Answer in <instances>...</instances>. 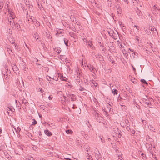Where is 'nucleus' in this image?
Masks as SVG:
<instances>
[{"label":"nucleus","mask_w":160,"mask_h":160,"mask_svg":"<svg viewBox=\"0 0 160 160\" xmlns=\"http://www.w3.org/2000/svg\"><path fill=\"white\" fill-rule=\"evenodd\" d=\"M7 6H8V5H7ZM7 8H8V14L10 15L9 18L10 19V18H11V19H14L16 18V16L14 13L13 12L10 11V10L9 9L8 6H7Z\"/></svg>","instance_id":"obj_1"},{"label":"nucleus","mask_w":160,"mask_h":160,"mask_svg":"<svg viewBox=\"0 0 160 160\" xmlns=\"http://www.w3.org/2000/svg\"><path fill=\"white\" fill-rule=\"evenodd\" d=\"M94 113L95 114V116L97 121L99 122H100L102 120V117L100 116V115L95 111H94Z\"/></svg>","instance_id":"obj_2"},{"label":"nucleus","mask_w":160,"mask_h":160,"mask_svg":"<svg viewBox=\"0 0 160 160\" xmlns=\"http://www.w3.org/2000/svg\"><path fill=\"white\" fill-rule=\"evenodd\" d=\"M152 101V98H148V99H145L144 102L147 105H149V107H150L152 106L151 102Z\"/></svg>","instance_id":"obj_3"},{"label":"nucleus","mask_w":160,"mask_h":160,"mask_svg":"<svg viewBox=\"0 0 160 160\" xmlns=\"http://www.w3.org/2000/svg\"><path fill=\"white\" fill-rule=\"evenodd\" d=\"M115 7L117 9V13L118 14H121L122 12V9L119 4H117L116 5Z\"/></svg>","instance_id":"obj_4"},{"label":"nucleus","mask_w":160,"mask_h":160,"mask_svg":"<svg viewBox=\"0 0 160 160\" xmlns=\"http://www.w3.org/2000/svg\"><path fill=\"white\" fill-rule=\"evenodd\" d=\"M33 18H32V17H31V18H30V19H31V21H32L33 22L34 24V25L38 27L39 26L40 24L39 23V22H38L37 20L35 19L33 17Z\"/></svg>","instance_id":"obj_5"},{"label":"nucleus","mask_w":160,"mask_h":160,"mask_svg":"<svg viewBox=\"0 0 160 160\" xmlns=\"http://www.w3.org/2000/svg\"><path fill=\"white\" fill-rule=\"evenodd\" d=\"M146 147L148 150H151L152 149V145L151 142H147L146 143Z\"/></svg>","instance_id":"obj_6"},{"label":"nucleus","mask_w":160,"mask_h":160,"mask_svg":"<svg viewBox=\"0 0 160 160\" xmlns=\"http://www.w3.org/2000/svg\"><path fill=\"white\" fill-rule=\"evenodd\" d=\"M125 123H124V122H122L120 123L122 127H124L126 126L127 125H129V121L127 119H126L124 121Z\"/></svg>","instance_id":"obj_7"},{"label":"nucleus","mask_w":160,"mask_h":160,"mask_svg":"<svg viewBox=\"0 0 160 160\" xmlns=\"http://www.w3.org/2000/svg\"><path fill=\"white\" fill-rule=\"evenodd\" d=\"M63 30H59L57 31V32L56 33V35L58 36H63Z\"/></svg>","instance_id":"obj_8"},{"label":"nucleus","mask_w":160,"mask_h":160,"mask_svg":"<svg viewBox=\"0 0 160 160\" xmlns=\"http://www.w3.org/2000/svg\"><path fill=\"white\" fill-rule=\"evenodd\" d=\"M33 37L34 38L36 39V40H38L39 41H40V37L37 33L35 32L34 33L33 35Z\"/></svg>","instance_id":"obj_9"},{"label":"nucleus","mask_w":160,"mask_h":160,"mask_svg":"<svg viewBox=\"0 0 160 160\" xmlns=\"http://www.w3.org/2000/svg\"><path fill=\"white\" fill-rule=\"evenodd\" d=\"M90 82L92 86H97L98 84L95 81L92 80L90 81Z\"/></svg>","instance_id":"obj_10"},{"label":"nucleus","mask_w":160,"mask_h":160,"mask_svg":"<svg viewBox=\"0 0 160 160\" xmlns=\"http://www.w3.org/2000/svg\"><path fill=\"white\" fill-rule=\"evenodd\" d=\"M8 20L9 22L10 23V24L11 25V27H13L14 24L15 22H14V19H11V18H10V19L8 18Z\"/></svg>","instance_id":"obj_11"},{"label":"nucleus","mask_w":160,"mask_h":160,"mask_svg":"<svg viewBox=\"0 0 160 160\" xmlns=\"http://www.w3.org/2000/svg\"><path fill=\"white\" fill-rule=\"evenodd\" d=\"M58 77H60L61 80L66 81L68 80L67 78L63 77L60 73H58Z\"/></svg>","instance_id":"obj_12"},{"label":"nucleus","mask_w":160,"mask_h":160,"mask_svg":"<svg viewBox=\"0 0 160 160\" xmlns=\"http://www.w3.org/2000/svg\"><path fill=\"white\" fill-rule=\"evenodd\" d=\"M116 33H117V34H115L114 32H113V34H112V35H111L110 33H109V34L114 39H116L117 38L118 36V32H116Z\"/></svg>","instance_id":"obj_13"},{"label":"nucleus","mask_w":160,"mask_h":160,"mask_svg":"<svg viewBox=\"0 0 160 160\" xmlns=\"http://www.w3.org/2000/svg\"><path fill=\"white\" fill-rule=\"evenodd\" d=\"M87 64V66L88 68H89V69L91 70V71L92 72H93L94 73V72H93V66L92 65H91V64Z\"/></svg>","instance_id":"obj_14"},{"label":"nucleus","mask_w":160,"mask_h":160,"mask_svg":"<svg viewBox=\"0 0 160 160\" xmlns=\"http://www.w3.org/2000/svg\"><path fill=\"white\" fill-rule=\"evenodd\" d=\"M45 133L48 136H50L52 135V133L48 130H45L44 131Z\"/></svg>","instance_id":"obj_15"},{"label":"nucleus","mask_w":160,"mask_h":160,"mask_svg":"<svg viewBox=\"0 0 160 160\" xmlns=\"http://www.w3.org/2000/svg\"><path fill=\"white\" fill-rule=\"evenodd\" d=\"M148 127L149 130L151 131L152 132H155V129L154 127H153V126H152V125H149L148 126Z\"/></svg>","instance_id":"obj_16"},{"label":"nucleus","mask_w":160,"mask_h":160,"mask_svg":"<svg viewBox=\"0 0 160 160\" xmlns=\"http://www.w3.org/2000/svg\"><path fill=\"white\" fill-rule=\"evenodd\" d=\"M14 26L17 29L20 30L21 29L20 25L17 22L15 23L14 24Z\"/></svg>","instance_id":"obj_17"},{"label":"nucleus","mask_w":160,"mask_h":160,"mask_svg":"<svg viewBox=\"0 0 160 160\" xmlns=\"http://www.w3.org/2000/svg\"><path fill=\"white\" fill-rule=\"evenodd\" d=\"M95 157L97 159V160H98V159L101 158V155L98 151L96 152Z\"/></svg>","instance_id":"obj_18"},{"label":"nucleus","mask_w":160,"mask_h":160,"mask_svg":"<svg viewBox=\"0 0 160 160\" xmlns=\"http://www.w3.org/2000/svg\"><path fill=\"white\" fill-rule=\"evenodd\" d=\"M98 59L100 61H102L103 60V56L100 54H98L97 57Z\"/></svg>","instance_id":"obj_19"},{"label":"nucleus","mask_w":160,"mask_h":160,"mask_svg":"<svg viewBox=\"0 0 160 160\" xmlns=\"http://www.w3.org/2000/svg\"><path fill=\"white\" fill-rule=\"evenodd\" d=\"M22 103L24 104L25 106H27L28 104V103L26 99L23 98L22 100Z\"/></svg>","instance_id":"obj_20"},{"label":"nucleus","mask_w":160,"mask_h":160,"mask_svg":"<svg viewBox=\"0 0 160 160\" xmlns=\"http://www.w3.org/2000/svg\"><path fill=\"white\" fill-rule=\"evenodd\" d=\"M17 146L18 148L22 150L23 149V148L24 147L23 145H22L21 144L19 143H18V144H17Z\"/></svg>","instance_id":"obj_21"},{"label":"nucleus","mask_w":160,"mask_h":160,"mask_svg":"<svg viewBox=\"0 0 160 160\" xmlns=\"http://www.w3.org/2000/svg\"><path fill=\"white\" fill-rule=\"evenodd\" d=\"M70 98L72 101H74L76 100V97L75 95L72 94Z\"/></svg>","instance_id":"obj_22"},{"label":"nucleus","mask_w":160,"mask_h":160,"mask_svg":"<svg viewBox=\"0 0 160 160\" xmlns=\"http://www.w3.org/2000/svg\"><path fill=\"white\" fill-rule=\"evenodd\" d=\"M8 69H5V72H4V71H2V73L3 75H4V76H6V78H7V76H8V73L7 72L8 71Z\"/></svg>","instance_id":"obj_23"},{"label":"nucleus","mask_w":160,"mask_h":160,"mask_svg":"<svg viewBox=\"0 0 160 160\" xmlns=\"http://www.w3.org/2000/svg\"><path fill=\"white\" fill-rule=\"evenodd\" d=\"M46 35L48 39L52 38V37L50 32H46Z\"/></svg>","instance_id":"obj_24"},{"label":"nucleus","mask_w":160,"mask_h":160,"mask_svg":"<svg viewBox=\"0 0 160 160\" xmlns=\"http://www.w3.org/2000/svg\"><path fill=\"white\" fill-rule=\"evenodd\" d=\"M54 50L57 53H59L61 51V50L60 48H56L54 49Z\"/></svg>","instance_id":"obj_25"},{"label":"nucleus","mask_w":160,"mask_h":160,"mask_svg":"<svg viewBox=\"0 0 160 160\" xmlns=\"http://www.w3.org/2000/svg\"><path fill=\"white\" fill-rule=\"evenodd\" d=\"M117 43L119 47L120 48H121V49H122V45L121 43V42L120 41L118 40L117 42Z\"/></svg>","instance_id":"obj_26"},{"label":"nucleus","mask_w":160,"mask_h":160,"mask_svg":"<svg viewBox=\"0 0 160 160\" xmlns=\"http://www.w3.org/2000/svg\"><path fill=\"white\" fill-rule=\"evenodd\" d=\"M27 17H26V18H27V19L28 20V22H31V19H30V18H31V17H32V18H32V16H28V13H27Z\"/></svg>","instance_id":"obj_27"},{"label":"nucleus","mask_w":160,"mask_h":160,"mask_svg":"<svg viewBox=\"0 0 160 160\" xmlns=\"http://www.w3.org/2000/svg\"><path fill=\"white\" fill-rule=\"evenodd\" d=\"M12 68L14 71L15 73H16L15 71H17L18 70L17 66H16V65H14V66H12Z\"/></svg>","instance_id":"obj_28"},{"label":"nucleus","mask_w":160,"mask_h":160,"mask_svg":"<svg viewBox=\"0 0 160 160\" xmlns=\"http://www.w3.org/2000/svg\"><path fill=\"white\" fill-rule=\"evenodd\" d=\"M86 157L89 160H92V156L90 155H89L88 154Z\"/></svg>","instance_id":"obj_29"},{"label":"nucleus","mask_w":160,"mask_h":160,"mask_svg":"<svg viewBox=\"0 0 160 160\" xmlns=\"http://www.w3.org/2000/svg\"><path fill=\"white\" fill-rule=\"evenodd\" d=\"M4 3L2 2H0V12H1Z\"/></svg>","instance_id":"obj_30"},{"label":"nucleus","mask_w":160,"mask_h":160,"mask_svg":"<svg viewBox=\"0 0 160 160\" xmlns=\"http://www.w3.org/2000/svg\"><path fill=\"white\" fill-rule=\"evenodd\" d=\"M69 35L71 37L74 38V37L75 36V33L73 32H70L69 33Z\"/></svg>","instance_id":"obj_31"},{"label":"nucleus","mask_w":160,"mask_h":160,"mask_svg":"<svg viewBox=\"0 0 160 160\" xmlns=\"http://www.w3.org/2000/svg\"><path fill=\"white\" fill-rule=\"evenodd\" d=\"M136 12L139 16H141L142 14V12L138 9H137L136 10Z\"/></svg>","instance_id":"obj_32"},{"label":"nucleus","mask_w":160,"mask_h":160,"mask_svg":"<svg viewBox=\"0 0 160 160\" xmlns=\"http://www.w3.org/2000/svg\"><path fill=\"white\" fill-rule=\"evenodd\" d=\"M141 156H142V158L144 160H146L147 159L145 155L143 153L141 154Z\"/></svg>","instance_id":"obj_33"},{"label":"nucleus","mask_w":160,"mask_h":160,"mask_svg":"<svg viewBox=\"0 0 160 160\" xmlns=\"http://www.w3.org/2000/svg\"><path fill=\"white\" fill-rule=\"evenodd\" d=\"M64 43L66 45V46H69L68 45V40L66 38H64Z\"/></svg>","instance_id":"obj_34"},{"label":"nucleus","mask_w":160,"mask_h":160,"mask_svg":"<svg viewBox=\"0 0 160 160\" xmlns=\"http://www.w3.org/2000/svg\"><path fill=\"white\" fill-rule=\"evenodd\" d=\"M118 92V91L116 89H114L112 90V93L114 95L117 94Z\"/></svg>","instance_id":"obj_35"},{"label":"nucleus","mask_w":160,"mask_h":160,"mask_svg":"<svg viewBox=\"0 0 160 160\" xmlns=\"http://www.w3.org/2000/svg\"><path fill=\"white\" fill-rule=\"evenodd\" d=\"M36 64L37 65V66H40V68H42V67L41 66V65L39 64V63L38 62V60L37 59H36ZM38 68H39V67H38Z\"/></svg>","instance_id":"obj_36"},{"label":"nucleus","mask_w":160,"mask_h":160,"mask_svg":"<svg viewBox=\"0 0 160 160\" xmlns=\"http://www.w3.org/2000/svg\"><path fill=\"white\" fill-rule=\"evenodd\" d=\"M153 33L154 35L156 36L158 35V32L157 30H155V31H153Z\"/></svg>","instance_id":"obj_37"},{"label":"nucleus","mask_w":160,"mask_h":160,"mask_svg":"<svg viewBox=\"0 0 160 160\" xmlns=\"http://www.w3.org/2000/svg\"><path fill=\"white\" fill-rule=\"evenodd\" d=\"M150 29L151 31L152 32L154 31L155 30H157L154 27H152L151 28H150Z\"/></svg>","instance_id":"obj_38"},{"label":"nucleus","mask_w":160,"mask_h":160,"mask_svg":"<svg viewBox=\"0 0 160 160\" xmlns=\"http://www.w3.org/2000/svg\"><path fill=\"white\" fill-rule=\"evenodd\" d=\"M92 42H88V46L90 47L91 48H93V44H92Z\"/></svg>","instance_id":"obj_39"},{"label":"nucleus","mask_w":160,"mask_h":160,"mask_svg":"<svg viewBox=\"0 0 160 160\" xmlns=\"http://www.w3.org/2000/svg\"><path fill=\"white\" fill-rule=\"evenodd\" d=\"M125 127H126V129L127 130L129 131L130 129L129 124L128 125H127Z\"/></svg>","instance_id":"obj_40"},{"label":"nucleus","mask_w":160,"mask_h":160,"mask_svg":"<svg viewBox=\"0 0 160 160\" xmlns=\"http://www.w3.org/2000/svg\"><path fill=\"white\" fill-rule=\"evenodd\" d=\"M33 121L32 122V124L33 125H35L36 124H37V122L35 120V119H33Z\"/></svg>","instance_id":"obj_41"},{"label":"nucleus","mask_w":160,"mask_h":160,"mask_svg":"<svg viewBox=\"0 0 160 160\" xmlns=\"http://www.w3.org/2000/svg\"><path fill=\"white\" fill-rule=\"evenodd\" d=\"M141 81L142 82H143L145 84H148L147 83L146 81L144 79H142L141 80Z\"/></svg>","instance_id":"obj_42"},{"label":"nucleus","mask_w":160,"mask_h":160,"mask_svg":"<svg viewBox=\"0 0 160 160\" xmlns=\"http://www.w3.org/2000/svg\"><path fill=\"white\" fill-rule=\"evenodd\" d=\"M49 82L50 84H53L54 83V81L52 79V80H50L49 81Z\"/></svg>","instance_id":"obj_43"},{"label":"nucleus","mask_w":160,"mask_h":160,"mask_svg":"<svg viewBox=\"0 0 160 160\" xmlns=\"http://www.w3.org/2000/svg\"><path fill=\"white\" fill-rule=\"evenodd\" d=\"M66 132L67 134H69L71 132H72V131L71 130H68L66 131Z\"/></svg>","instance_id":"obj_44"},{"label":"nucleus","mask_w":160,"mask_h":160,"mask_svg":"<svg viewBox=\"0 0 160 160\" xmlns=\"http://www.w3.org/2000/svg\"><path fill=\"white\" fill-rule=\"evenodd\" d=\"M135 38L136 40L138 42H139L140 41V38L138 36H136L135 37Z\"/></svg>","instance_id":"obj_45"},{"label":"nucleus","mask_w":160,"mask_h":160,"mask_svg":"<svg viewBox=\"0 0 160 160\" xmlns=\"http://www.w3.org/2000/svg\"><path fill=\"white\" fill-rule=\"evenodd\" d=\"M53 80L54 81V80L57 81H58V77L55 76L54 77H53V78H52Z\"/></svg>","instance_id":"obj_46"},{"label":"nucleus","mask_w":160,"mask_h":160,"mask_svg":"<svg viewBox=\"0 0 160 160\" xmlns=\"http://www.w3.org/2000/svg\"><path fill=\"white\" fill-rule=\"evenodd\" d=\"M145 30V31L146 33L147 34H148V35H149L150 34V33H151V32H150L148 31L147 30Z\"/></svg>","instance_id":"obj_47"},{"label":"nucleus","mask_w":160,"mask_h":160,"mask_svg":"<svg viewBox=\"0 0 160 160\" xmlns=\"http://www.w3.org/2000/svg\"><path fill=\"white\" fill-rule=\"evenodd\" d=\"M63 97H64V102H62V103L63 104H65L64 103L65 102V101H66L67 102H69V101H68V100L67 101L66 99V97L64 96Z\"/></svg>","instance_id":"obj_48"},{"label":"nucleus","mask_w":160,"mask_h":160,"mask_svg":"<svg viewBox=\"0 0 160 160\" xmlns=\"http://www.w3.org/2000/svg\"><path fill=\"white\" fill-rule=\"evenodd\" d=\"M51 78L49 76H47V79L49 81L50 80H51Z\"/></svg>","instance_id":"obj_49"},{"label":"nucleus","mask_w":160,"mask_h":160,"mask_svg":"<svg viewBox=\"0 0 160 160\" xmlns=\"http://www.w3.org/2000/svg\"><path fill=\"white\" fill-rule=\"evenodd\" d=\"M118 157L119 160H122V158L121 156L118 155Z\"/></svg>","instance_id":"obj_50"},{"label":"nucleus","mask_w":160,"mask_h":160,"mask_svg":"<svg viewBox=\"0 0 160 160\" xmlns=\"http://www.w3.org/2000/svg\"><path fill=\"white\" fill-rule=\"evenodd\" d=\"M8 51L9 54L11 52H12V50H11V49L10 48H8Z\"/></svg>","instance_id":"obj_51"},{"label":"nucleus","mask_w":160,"mask_h":160,"mask_svg":"<svg viewBox=\"0 0 160 160\" xmlns=\"http://www.w3.org/2000/svg\"><path fill=\"white\" fill-rule=\"evenodd\" d=\"M67 97H69L70 98H71V95H72V94H70V93H68V94L67 93Z\"/></svg>","instance_id":"obj_52"},{"label":"nucleus","mask_w":160,"mask_h":160,"mask_svg":"<svg viewBox=\"0 0 160 160\" xmlns=\"http://www.w3.org/2000/svg\"><path fill=\"white\" fill-rule=\"evenodd\" d=\"M28 160H34L33 157H29L28 158Z\"/></svg>","instance_id":"obj_53"},{"label":"nucleus","mask_w":160,"mask_h":160,"mask_svg":"<svg viewBox=\"0 0 160 160\" xmlns=\"http://www.w3.org/2000/svg\"><path fill=\"white\" fill-rule=\"evenodd\" d=\"M83 41L84 42H86V43H88V40L86 38H84L83 39Z\"/></svg>","instance_id":"obj_54"},{"label":"nucleus","mask_w":160,"mask_h":160,"mask_svg":"<svg viewBox=\"0 0 160 160\" xmlns=\"http://www.w3.org/2000/svg\"><path fill=\"white\" fill-rule=\"evenodd\" d=\"M135 131L134 130H132L131 131V133L132 134H135Z\"/></svg>","instance_id":"obj_55"},{"label":"nucleus","mask_w":160,"mask_h":160,"mask_svg":"<svg viewBox=\"0 0 160 160\" xmlns=\"http://www.w3.org/2000/svg\"><path fill=\"white\" fill-rule=\"evenodd\" d=\"M79 90H80V91H82L84 90L85 89L84 88H83V87H82L80 88L79 89Z\"/></svg>","instance_id":"obj_56"},{"label":"nucleus","mask_w":160,"mask_h":160,"mask_svg":"<svg viewBox=\"0 0 160 160\" xmlns=\"http://www.w3.org/2000/svg\"><path fill=\"white\" fill-rule=\"evenodd\" d=\"M100 138L101 139V142L103 143H104V139H103L102 138H101V137L100 136Z\"/></svg>","instance_id":"obj_57"},{"label":"nucleus","mask_w":160,"mask_h":160,"mask_svg":"<svg viewBox=\"0 0 160 160\" xmlns=\"http://www.w3.org/2000/svg\"><path fill=\"white\" fill-rule=\"evenodd\" d=\"M90 149V147H88L87 148H86V150L87 152Z\"/></svg>","instance_id":"obj_58"},{"label":"nucleus","mask_w":160,"mask_h":160,"mask_svg":"<svg viewBox=\"0 0 160 160\" xmlns=\"http://www.w3.org/2000/svg\"><path fill=\"white\" fill-rule=\"evenodd\" d=\"M39 89H40L39 91L41 92V93H43V91L42 90V89L41 88H39Z\"/></svg>","instance_id":"obj_59"},{"label":"nucleus","mask_w":160,"mask_h":160,"mask_svg":"<svg viewBox=\"0 0 160 160\" xmlns=\"http://www.w3.org/2000/svg\"><path fill=\"white\" fill-rule=\"evenodd\" d=\"M132 80H133L132 81V82L134 83H137L136 81L135 80V79H133Z\"/></svg>","instance_id":"obj_60"},{"label":"nucleus","mask_w":160,"mask_h":160,"mask_svg":"<svg viewBox=\"0 0 160 160\" xmlns=\"http://www.w3.org/2000/svg\"><path fill=\"white\" fill-rule=\"evenodd\" d=\"M134 27L135 28H136L138 30L139 27L138 26L134 25Z\"/></svg>","instance_id":"obj_61"},{"label":"nucleus","mask_w":160,"mask_h":160,"mask_svg":"<svg viewBox=\"0 0 160 160\" xmlns=\"http://www.w3.org/2000/svg\"><path fill=\"white\" fill-rule=\"evenodd\" d=\"M124 1L127 4H128V0H124Z\"/></svg>","instance_id":"obj_62"},{"label":"nucleus","mask_w":160,"mask_h":160,"mask_svg":"<svg viewBox=\"0 0 160 160\" xmlns=\"http://www.w3.org/2000/svg\"><path fill=\"white\" fill-rule=\"evenodd\" d=\"M112 57H109V60L110 61H112Z\"/></svg>","instance_id":"obj_63"},{"label":"nucleus","mask_w":160,"mask_h":160,"mask_svg":"<svg viewBox=\"0 0 160 160\" xmlns=\"http://www.w3.org/2000/svg\"><path fill=\"white\" fill-rule=\"evenodd\" d=\"M48 98L49 99V100H51L52 99V98H51L50 96H49L48 97Z\"/></svg>","instance_id":"obj_64"}]
</instances>
